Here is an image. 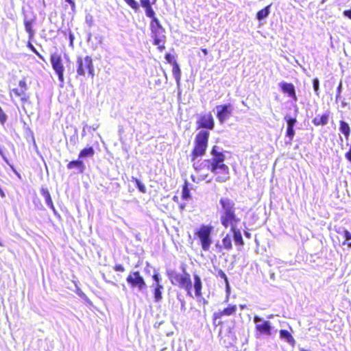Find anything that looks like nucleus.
<instances>
[{
  "instance_id": "obj_21",
  "label": "nucleus",
  "mask_w": 351,
  "mask_h": 351,
  "mask_svg": "<svg viewBox=\"0 0 351 351\" xmlns=\"http://www.w3.org/2000/svg\"><path fill=\"white\" fill-rule=\"evenodd\" d=\"M95 154V150L93 147H86L83 148L78 154V158H86L88 157H93Z\"/></svg>"
},
{
  "instance_id": "obj_57",
  "label": "nucleus",
  "mask_w": 351,
  "mask_h": 351,
  "mask_svg": "<svg viewBox=\"0 0 351 351\" xmlns=\"http://www.w3.org/2000/svg\"><path fill=\"white\" fill-rule=\"evenodd\" d=\"M348 245L351 247V242L348 243Z\"/></svg>"
},
{
  "instance_id": "obj_31",
  "label": "nucleus",
  "mask_w": 351,
  "mask_h": 351,
  "mask_svg": "<svg viewBox=\"0 0 351 351\" xmlns=\"http://www.w3.org/2000/svg\"><path fill=\"white\" fill-rule=\"evenodd\" d=\"M132 180L136 184V187L143 193H146L145 186L138 178L132 177Z\"/></svg>"
},
{
  "instance_id": "obj_2",
  "label": "nucleus",
  "mask_w": 351,
  "mask_h": 351,
  "mask_svg": "<svg viewBox=\"0 0 351 351\" xmlns=\"http://www.w3.org/2000/svg\"><path fill=\"white\" fill-rule=\"evenodd\" d=\"M219 205L220 208L218 212L221 226L224 228H229L230 229L237 245L243 246L244 241L240 230L237 228V226L241 223V219L236 213L234 202L229 197H221Z\"/></svg>"
},
{
  "instance_id": "obj_59",
  "label": "nucleus",
  "mask_w": 351,
  "mask_h": 351,
  "mask_svg": "<svg viewBox=\"0 0 351 351\" xmlns=\"http://www.w3.org/2000/svg\"><path fill=\"white\" fill-rule=\"evenodd\" d=\"M0 245H1V243H0Z\"/></svg>"
},
{
  "instance_id": "obj_33",
  "label": "nucleus",
  "mask_w": 351,
  "mask_h": 351,
  "mask_svg": "<svg viewBox=\"0 0 351 351\" xmlns=\"http://www.w3.org/2000/svg\"><path fill=\"white\" fill-rule=\"evenodd\" d=\"M124 1L135 12L139 9V5L136 0H124Z\"/></svg>"
},
{
  "instance_id": "obj_56",
  "label": "nucleus",
  "mask_w": 351,
  "mask_h": 351,
  "mask_svg": "<svg viewBox=\"0 0 351 351\" xmlns=\"http://www.w3.org/2000/svg\"><path fill=\"white\" fill-rule=\"evenodd\" d=\"M165 350H166V348H162L160 351H164Z\"/></svg>"
},
{
  "instance_id": "obj_15",
  "label": "nucleus",
  "mask_w": 351,
  "mask_h": 351,
  "mask_svg": "<svg viewBox=\"0 0 351 351\" xmlns=\"http://www.w3.org/2000/svg\"><path fill=\"white\" fill-rule=\"evenodd\" d=\"M280 87L283 93L287 94L293 101H297V95L295 93V87L293 84L287 82H281Z\"/></svg>"
},
{
  "instance_id": "obj_42",
  "label": "nucleus",
  "mask_w": 351,
  "mask_h": 351,
  "mask_svg": "<svg viewBox=\"0 0 351 351\" xmlns=\"http://www.w3.org/2000/svg\"><path fill=\"white\" fill-rule=\"evenodd\" d=\"M343 14L351 20V9L344 10Z\"/></svg>"
},
{
  "instance_id": "obj_12",
  "label": "nucleus",
  "mask_w": 351,
  "mask_h": 351,
  "mask_svg": "<svg viewBox=\"0 0 351 351\" xmlns=\"http://www.w3.org/2000/svg\"><path fill=\"white\" fill-rule=\"evenodd\" d=\"M197 129H206L212 130L215 128V121L212 114L209 112L202 114L196 121Z\"/></svg>"
},
{
  "instance_id": "obj_11",
  "label": "nucleus",
  "mask_w": 351,
  "mask_h": 351,
  "mask_svg": "<svg viewBox=\"0 0 351 351\" xmlns=\"http://www.w3.org/2000/svg\"><path fill=\"white\" fill-rule=\"evenodd\" d=\"M233 106L230 103L217 105L216 106V117L220 123H223L233 113Z\"/></svg>"
},
{
  "instance_id": "obj_36",
  "label": "nucleus",
  "mask_w": 351,
  "mask_h": 351,
  "mask_svg": "<svg viewBox=\"0 0 351 351\" xmlns=\"http://www.w3.org/2000/svg\"><path fill=\"white\" fill-rule=\"evenodd\" d=\"M165 59L167 63L171 64L172 65L173 64V62H177L176 60H174L173 56L170 53L165 54Z\"/></svg>"
},
{
  "instance_id": "obj_25",
  "label": "nucleus",
  "mask_w": 351,
  "mask_h": 351,
  "mask_svg": "<svg viewBox=\"0 0 351 351\" xmlns=\"http://www.w3.org/2000/svg\"><path fill=\"white\" fill-rule=\"evenodd\" d=\"M271 4H269L265 7L264 8L261 9L256 13V19L259 21L266 18L269 14V8L271 7Z\"/></svg>"
},
{
  "instance_id": "obj_29",
  "label": "nucleus",
  "mask_w": 351,
  "mask_h": 351,
  "mask_svg": "<svg viewBox=\"0 0 351 351\" xmlns=\"http://www.w3.org/2000/svg\"><path fill=\"white\" fill-rule=\"evenodd\" d=\"M190 197V190L187 181H185L182 186V199H187Z\"/></svg>"
},
{
  "instance_id": "obj_40",
  "label": "nucleus",
  "mask_w": 351,
  "mask_h": 351,
  "mask_svg": "<svg viewBox=\"0 0 351 351\" xmlns=\"http://www.w3.org/2000/svg\"><path fill=\"white\" fill-rule=\"evenodd\" d=\"M152 278L154 280V282H160V278L158 273L155 272L152 276Z\"/></svg>"
},
{
  "instance_id": "obj_22",
  "label": "nucleus",
  "mask_w": 351,
  "mask_h": 351,
  "mask_svg": "<svg viewBox=\"0 0 351 351\" xmlns=\"http://www.w3.org/2000/svg\"><path fill=\"white\" fill-rule=\"evenodd\" d=\"M280 337L282 339H285L289 344L293 346L295 343L294 338L292 335L287 330H280Z\"/></svg>"
},
{
  "instance_id": "obj_43",
  "label": "nucleus",
  "mask_w": 351,
  "mask_h": 351,
  "mask_svg": "<svg viewBox=\"0 0 351 351\" xmlns=\"http://www.w3.org/2000/svg\"><path fill=\"white\" fill-rule=\"evenodd\" d=\"M152 287L154 288H164L161 282H154L152 284Z\"/></svg>"
},
{
  "instance_id": "obj_37",
  "label": "nucleus",
  "mask_w": 351,
  "mask_h": 351,
  "mask_svg": "<svg viewBox=\"0 0 351 351\" xmlns=\"http://www.w3.org/2000/svg\"><path fill=\"white\" fill-rule=\"evenodd\" d=\"M342 88V81H340L337 88L336 100L341 98V93Z\"/></svg>"
},
{
  "instance_id": "obj_46",
  "label": "nucleus",
  "mask_w": 351,
  "mask_h": 351,
  "mask_svg": "<svg viewBox=\"0 0 351 351\" xmlns=\"http://www.w3.org/2000/svg\"><path fill=\"white\" fill-rule=\"evenodd\" d=\"M261 317H259L258 316L255 315V316L254 317V322L255 323L259 322H261Z\"/></svg>"
},
{
  "instance_id": "obj_50",
  "label": "nucleus",
  "mask_w": 351,
  "mask_h": 351,
  "mask_svg": "<svg viewBox=\"0 0 351 351\" xmlns=\"http://www.w3.org/2000/svg\"><path fill=\"white\" fill-rule=\"evenodd\" d=\"M0 195L1 197H3L4 196V193H3V191H2L1 188L0 187Z\"/></svg>"
},
{
  "instance_id": "obj_10",
  "label": "nucleus",
  "mask_w": 351,
  "mask_h": 351,
  "mask_svg": "<svg viewBox=\"0 0 351 351\" xmlns=\"http://www.w3.org/2000/svg\"><path fill=\"white\" fill-rule=\"evenodd\" d=\"M50 62L52 69L54 70L56 74L58 75V80L61 83L64 82V66L62 57L60 54L53 53L50 56Z\"/></svg>"
},
{
  "instance_id": "obj_9",
  "label": "nucleus",
  "mask_w": 351,
  "mask_h": 351,
  "mask_svg": "<svg viewBox=\"0 0 351 351\" xmlns=\"http://www.w3.org/2000/svg\"><path fill=\"white\" fill-rule=\"evenodd\" d=\"M126 282L131 289H136L139 291L147 288L146 282L138 271L130 272L126 278Z\"/></svg>"
},
{
  "instance_id": "obj_6",
  "label": "nucleus",
  "mask_w": 351,
  "mask_h": 351,
  "mask_svg": "<svg viewBox=\"0 0 351 351\" xmlns=\"http://www.w3.org/2000/svg\"><path fill=\"white\" fill-rule=\"evenodd\" d=\"M167 276L171 284L186 291V295L193 298L192 281L191 275L186 271L177 273L174 271L167 272Z\"/></svg>"
},
{
  "instance_id": "obj_51",
  "label": "nucleus",
  "mask_w": 351,
  "mask_h": 351,
  "mask_svg": "<svg viewBox=\"0 0 351 351\" xmlns=\"http://www.w3.org/2000/svg\"><path fill=\"white\" fill-rule=\"evenodd\" d=\"M105 281L108 283H110V284H113V285H116L115 283H114L113 282L110 281V280H105Z\"/></svg>"
},
{
  "instance_id": "obj_16",
  "label": "nucleus",
  "mask_w": 351,
  "mask_h": 351,
  "mask_svg": "<svg viewBox=\"0 0 351 351\" xmlns=\"http://www.w3.org/2000/svg\"><path fill=\"white\" fill-rule=\"evenodd\" d=\"M285 119L287 121L286 136L290 139V141H292L295 135L293 128L297 123V120L295 117H285Z\"/></svg>"
},
{
  "instance_id": "obj_28",
  "label": "nucleus",
  "mask_w": 351,
  "mask_h": 351,
  "mask_svg": "<svg viewBox=\"0 0 351 351\" xmlns=\"http://www.w3.org/2000/svg\"><path fill=\"white\" fill-rule=\"evenodd\" d=\"M212 322H213V325L215 327H218V326L220 327L219 333H221V328L223 326L224 324L226 322V320L224 319V316H221V317L219 319L215 321V313H214L213 314V317H212Z\"/></svg>"
},
{
  "instance_id": "obj_19",
  "label": "nucleus",
  "mask_w": 351,
  "mask_h": 351,
  "mask_svg": "<svg viewBox=\"0 0 351 351\" xmlns=\"http://www.w3.org/2000/svg\"><path fill=\"white\" fill-rule=\"evenodd\" d=\"M256 330L261 335H271V325L269 321H264L262 324L256 325Z\"/></svg>"
},
{
  "instance_id": "obj_52",
  "label": "nucleus",
  "mask_w": 351,
  "mask_h": 351,
  "mask_svg": "<svg viewBox=\"0 0 351 351\" xmlns=\"http://www.w3.org/2000/svg\"><path fill=\"white\" fill-rule=\"evenodd\" d=\"M240 308H241V309H244V308H245V305H244V304H241V305H240Z\"/></svg>"
},
{
  "instance_id": "obj_49",
  "label": "nucleus",
  "mask_w": 351,
  "mask_h": 351,
  "mask_svg": "<svg viewBox=\"0 0 351 351\" xmlns=\"http://www.w3.org/2000/svg\"><path fill=\"white\" fill-rule=\"evenodd\" d=\"M180 208L182 210H183L184 208H185V205L184 204H181L180 205Z\"/></svg>"
},
{
  "instance_id": "obj_55",
  "label": "nucleus",
  "mask_w": 351,
  "mask_h": 351,
  "mask_svg": "<svg viewBox=\"0 0 351 351\" xmlns=\"http://www.w3.org/2000/svg\"><path fill=\"white\" fill-rule=\"evenodd\" d=\"M70 40H71V43H73V36L72 35H70Z\"/></svg>"
},
{
  "instance_id": "obj_23",
  "label": "nucleus",
  "mask_w": 351,
  "mask_h": 351,
  "mask_svg": "<svg viewBox=\"0 0 351 351\" xmlns=\"http://www.w3.org/2000/svg\"><path fill=\"white\" fill-rule=\"evenodd\" d=\"M41 193L43 196L44 197L47 204L49 206V207L52 209L53 211H55V206L53 205L51 195L49 192V191L47 189H41Z\"/></svg>"
},
{
  "instance_id": "obj_7",
  "label": "nucleus",
  "mask_w": 351,
  "mask_h": 351,
  "mask_svg": "<svg viewBox=\"0 0 351 351\" xmlns=\"http://www.w3.org/2000/svg\"><path fill=\"white\" fill-rule=\"evenodd\" d=\"M76 71L79 76H85L87 73L91 77H93L95 73L92 58L90 56L77 57L76 60Z\"/></svg>"
},
{
  "instance_id": "obj_47",
  "label": "nucleus",
  "mask_w": 351,
  "mask_h": 351,
  "mask_svg": "<svg viewBox=\"0 0 351 351\" xmlns=\"http://www.w3.org/2000/svg\"><path fill=\"white\" fill-rule=\"evenodd\" d=\"M244 235L245 236V237H247L248 239L251 238V234L247 231L244 232Z\"/></svg>"
},
{
  "instance_id": "obj_20",
  "label": "nucleus",
  "mask_w": 351,
  "mask_h": 351,
  "mask_svg": "<svg viewBox=\"0 0 351 351\" xmlns=\"http://www.w3.org/2000/svg\"><path fill=\"white\" fill-rule=\"evenodd\" d=\"M329 119V113L318 114L312 120V123L315 126L325 125L328 123Z\"/></svg>"
},
{
  "instance_id": "obj_4",
  "label": "nucleus",
  "mask_w": 351,
  "mask_h": 351,
  "mask_svg": "<svg viewBox=\"0 0 351 351\" xmlns=\"http://www.w3.org/2000/svg\"><path fill=\"white\" fill-rule=\"evenodd\" d=\"M210 132L206 130H199L195 136L193 147L191 153V161L205 155L208 146Z\"/></svg>"
},
{
  "instance_id": "obj_38",
  "label": "nucleus",
  "mask_w": 351,
  "mask_h": 351,
  "mask_svg": "<svg viewBox=\"0 0 351 351\" xmlns=\"http://www.w3.org/2000/svg\"><path fill=\"white\" fill-rule=\"evenodd\" d=\"M113 269L116 271L123 272L125 271V267L121 264H117L113 267Z\"/></svg>"
},
{
  "instance_id": "obj_30",
  "label": "nucleus",
  "mask_w": 351,
  "mask_h": 351,
  "mask_svg": "<svg viewBox=\"0 0 351 351\" xmlns=\"http://www.w3.org/2000/svg\"><path fill=\"white\" fill-rule=\"evenodd\" d=\"M164 288H154L153 289V293H154V300L156 302H158L161 301L162 296V291Z\"/></svg>"
},
{
  "instance_id": "obj_24",
  "label": "nucleus",
  "mask_w": 351,
  "mask_h": 351,
  "mask_svg": "<svg viewBox=\"0 0 351 351\" xmlns=\"http://www.w3.org/2000/svg\"><path fill=\"white\" fill-rule=\"evenodd\" d=\"M339 130L346 138L349 137L351 130L349 125L346 121L342 120L339 121Z\"/></svg>"
},
{
  "instance_id": "obj_35",
  "label": "nucleus",
  "mask_w": 351,
  "mask_h": 351,
  "mask_svg": "<svg viewBox=\"0 0 351 351\" xmlns=\"http://www.w3.org/2000/svg\"><path fill=\"white\" fill-rule=\"evenodd\" d=\"M313 86L314 91L317 95H319V82L317 78H314L313 80Z\"/></svg>"
},
{
  "instance_id": "obj_27",
  "label": "nucleus",
  "mask_w": 351,
  "mask_h": 351,
  "mask_svg": "<svg viewBox=\"0 0 351 351\" xmlns=\"http://www.w3.org/2000/svg\"><path fill=\"white\" fill-rule=\"evenodd\" d=\"M172 73L174 75L176 80L178 83H179L181 77V70L178 62H173Z\"/></svg>"
},
{
  "instance_id": "obj_41",
  "label": "nucleus",
  "mask_w": 351,
  "mask_h": 351,
  "mask_svg": "<svg viewBox=\"0 0 351 351\" xmlns=\"http://www.w3.org/2000/svg\"><path fill=\"white\" fill-rule=\"evenodd\" d=\"M343 234L346 241L351 239V233L348 230H345Z\"/></svg>"
},
{
  "instance_id": "obj_18",
  "label": "nucleus",
  "mask_w": 351,
  "mask_h": 351,
  "mask_svg": "<svg viewBox=\"0 0 351 351\" xmlns=\"http://www.w3.org/2000/svg\"><path fill=\"white\" fill-rule=\"evenodd\" d=\"M66 167L68 169H77L79 173H83L85 170V165L82 160L77 158V160L70 161Z\"/></svg>"
},
{
  "instance_id": "obj_17",
  "label": "nucleus",
  "mask_w": 351,
  "mask_h": 351,
  "mask_svg": "<svg viewBox=\"0 0 351 351\" xmlns=\"http://www.w3.org/2000/svg\"><path fill=\"white\" fill-rule=\"evenodd\" d=\"M193 288H194V295L197 298H201L202 296V282L200 276L198 274H193Z\"/></svg>"
},
{
  "instance_id": "obj_32",
  "label": "nucleus",
  "mask_w": 351,
  "mask_h": 351,
  "mask_svg": "<svg viewBox=\"0 0 351 351\" xmlns=\"http://www.w3.org/2000/svg\"><path fill=\"white\" fill-rule=\"evenodd\" d=\"M27 47L35 54H36L40 59H41L43 61H45L44 56L36 50V49L34 47V46L32 44L30 41L27 42Z\"/></svg>"
},
{
  "instance_id": "obj_13",
  "label": "nucleus",
  "mask_w": 351,
  "mask_h": 351,
  "mask_svg": "<svg viewBox=\"0 0 351 351\" xmlns=\"http://www.w3.org/2000/svg\"><path fill=\"white\" fill-rule=\"evenodd\" d=\"M232 247V237L228 233L222 238L221 243L217 242L215 244V248L218 252L223 250L230 251Z\"/></svg>"
},
{
  "instance_id": "obj_5",
  "label": "nucleus",
  "mask_w": 351,
  "mask_h": 351,
  "mask_svg": "<svg viewBox=\"0 0 351 351\" xmlns=\"http://www.w3.org/2000/svg\"><path fill=\"white\" fill-rule=\"evenodd\" d=\"M214 227L210 224H201L194 231V238L204 252H208L213 243Z\"/></svg>"
},
{
  "instance_id": "obj_1",
  "label": "nucleus",
  "mask_w": 351,
  "mask_h": 351,
  "mask_svg": "<svg viewBox=\"0 0 351 351\" xmlns=\"http://www.w3.org/2000/svg\"><path fill=\"white\" fill-rule=\"evenodd\" d=\"M212 158H207L198 166L195 167L197 173L198 180H206V182L211 181V178L205 171H210L215 176L217 182H224L230 178L228 167L224 163L226 156L223 152L219 150V147L213 145L210 149Z\"/></svg>"
},
{
  "instance_id": "obj_34",
  "label": "nucleus",
  "mask_w": 351,
  "mask_h": 351,
  "mask_svg": "<svg viewBox=\"0 0 351 351\" xmlns=\"http://www.w3.org/2000/svg\"><path fill=\"white\" fill-rule=\"evenodd\" d=\"M218 275L222 279L224 280L225 283H226V286L227 289H228L229 287H230V285H229V282H228V277H227L226 274H225V272L223 270H221V269H219L218 270Z\"/></svg>"
},
{
  "instance_id": "obj_39",
  "label": "nucleus",
  "mask_w": 351,
  "mask_h": 351,
  "mask_svg": "<svg viewBox=\"0 0 351 351\" xmlns=\"http://www.w3.org/2000/svg\"><path fill=\"white\" fill-rule=\"evenodd\" d=\"M345 157L351 163V142L349 150L345 154Z\"/></svg>"
},
{
  "instance_id": "obj_54",
  "label": "nucleus",
  "mask_w": 351,
  "mask_h": 351,
  "mask_svg": "<svg viewBox=\"0 0 351 351\" xmlns=\"http://www.w3.org/2000/svg\"><path fill=\"white\" fill-rule=\"evenodd\" d=\"M14 173L16 174V176L20 178L21 176L19 173H18L15 170H14Z\"/></svg>"
},
{
  "instance_id": "obj_53",
  "label": "nucleus",
  "mask_w": 351,
  "mask_h": 351,
  "mask_svg": "<svg viewBox=\"0 0 351 351\" xmlns=\"http://www.w3.org/2000/svg\"><path fill=\"white\" fill-rule=\"evenodd\" d=\"M300 351H309V350L302 348H300Z\"/></svg>"
},
{
  "instance_id": "obj_45",
  "label": "nucleus",
  "mask_w": 351,
  "mask_h": 351,
  "mask_svg": "<svg viewBox=\"0 0 351 351\" xmlns=\"http://www.w3.org/2000/svg\"><path fill=\"white\" fill-rule=\"evenodd\" d=\"M68 3L70 4V5L71 7V10L73 11H75V3L74 1L73 0H71Z\"/></svg>"
},
{
  "instance_id": "obj_8",
  "label": "nucleus",
  "mask_w": 351,
  "mask_h": 351,
  "mask_svg": "<svg viewBox=\"0 0 351 351\" xmlns=\"http://www.w3.org/2000/svg\"><path fill=\"white\" fill-rule=\"evenodd\" d=\"M10 97L18 98L23 105L30 103V94L27 93V86L25 79L19 82V87L11 90Z\"/></svg>"
},
{
  "instance_id": "obj_26",
  "label": "nucleus",
  "mask_w": 351,
  "mask_h": 351,
  "mask_svg": "<svg viewBox=\"0 0 351 351\" xmlns=\"http://www.w3.org/2000/svg\"><path fill=\"white\" fill-rule=\"evenodd\" d=\"M24 26L26 32L28 33V37L31 40L33 38L34 35V31L32 29V22L29 20L24 21Z\"/></svg>"
},
{
  "instance_id": "obj_58",
  "label": "nucleus",
  "mask_w": 351,
  "mask_h": 351,
  "mask_svg": "<svg viewBox=\"0 0 351 351\" xmlns=\"http://www.w3.org/2000/svg\"><path fill=\"white\" fill-rule=\"evenodd\" d=\"M71 1V0H66V2H69V1Z\"/></svg>"
},
{
  "instance_id": "obj_44",
  "label": "nucleus",
  "mask_w": 351,
  "mask_h": 351,
  "mask_svg": "<svg viewBox=\"0 0 351 351\" xmlns=\"http://www.w3.org/2000/svg\"><path fill=\"white\" fill-rule=\"evenodd\" d=\"M68 3L70 4V5L71 7V10L73 11H75V3L74 1L73 0H71Z\"/></svg>"
},
{
  "instance_id": "obj_14",
  "label": "nucleus",
  "mask_w": 351,
  "mask_h": 351,
  "mask_svg": "<svg viewBox=\"0 0 351 351\" xmlns=\"http://www.w3.org/2000/svg\"><path fill=\"white\" fill-rule=\"evenodd\" d=\"M237 306L236 304H229L221 311L215 312V321L219 319L221 316H232L236 313Z\"/></svg>"
},
{
  "instance_id": "obj_48",
  "label": "nucleus",
  "mask_w": 351,
  "mask_h": 351,
  "mask_svg": "<svg viewBox=\"0 0 351 351\" xmlns=\"http://www.w3.org/2000/svg\"><path fill=\"white\" fill-rule=\"evenodd\" d=\"M202 51L203 52V53H204L205 56L208 55V50H207L206 49H205V48L202 49Z\"/></svg>"
},
{
  "instance_id": "obj_3",
  "label": "nucleus",
  "mask_w": 351,
  "mask_h": 351,
  "mask_svg": "<svg viewBox=\"0 0 351 351\" xmlns=\"http://www.w3.org/2000/svg\"><path fill=\"white\" fill-rule=\"evenodd\" d=\"M156 0H140L141 5L145 9L147 17L151 19L149 28L151 36L153 38V44L157 46L160 51L165 49L166 36L165 29L156 16V13L152 8Z\"/></svg>"
}]
</instances>
